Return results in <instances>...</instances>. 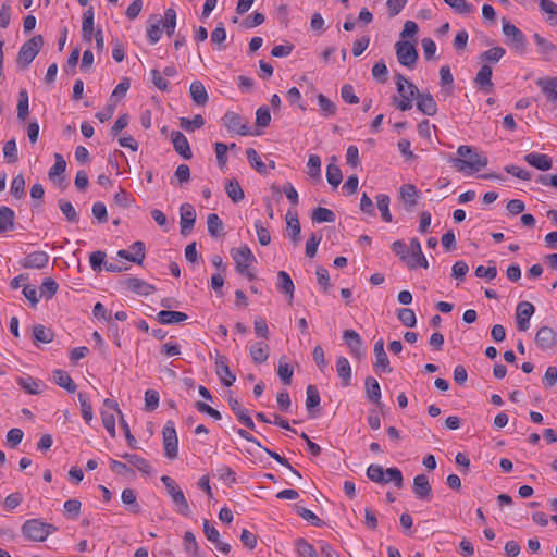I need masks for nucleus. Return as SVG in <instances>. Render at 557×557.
Instances as JSON below:
<instances>
[{
    "label": "nucleus",
    "mask_w": 557,
    "mask_h": 557,
    "mask_svg": "<svg viewBox=\"0 0 557 557\" xmlns=\"http://www.w3.org/2000/svg\"><path fill=\"white\" fill-rule=\"evenodd\" d=\"M164 455L169 459H175L178 455V438L174 422L169 420L162 430Z\"/></svg>",
    "instance_id": "5"
},
{
    "label": "nucleus",
    "mask_w": 557,
    "mask_h": 557,
    "mask_svg": "<svg viewBox=\"0 0 557 557\" xmlns=\"http://www.w3.org/2000/svg\"><path fill=\"white\" fill-rule=\"evenodd\" d=\"M17 119L22 122L26 121L29 114V98L28 92L25 88H22L18 91V100H17Z\"/></svg>",
    "instance_id": "42"
},
{
    "label": "nucleus",
    "mask_w": 557,
    "mask_h": 557,
    "mask_svg": "<svg viewBox=\"0 0 557 557\" xmlns=\"http://www.w3.org/2000/svg\"><path fill=\"white\" fill-rule=\"evenodd\" d=\"M53 380L57 385L64 388L69 393H74L77 388V385L64 370L58 369L53 371Z\"/></svg>",
    "instance_id": "36"
},
{
    "label": "nucleus",
    "mask_w": 557,
    "mask_h": 557,
    "mask_svg": "<svg viewBox=\"0 0 557 557\" xmlns=\"http://www.w3.org/2000/svg\"><path fill=\"white\" fill-rule=\"evenodd\" d=\"M16 383L29 395H38L41 393V381L35 380L32 376H20Z\"/></svg>",
    "instance_id": "39"
},
{
    "label": "nucleus",
    "mask_w": 557,
    "mask_h": 557,
    "mask_svg": "<svg viewBox=\"0 0 557 557\" xmlns=\"http://www.w3.org/2000/svg\"><path fill=\"white\" fill-rule=\"evenodd\" d=\"M412 491L417 498L430 500L432 497V486L424 474H418L413 479Z\"/></svg>",
    "instance_id": "25"
},
{
    "label": "nucleus",
    "mask_w": 557,
    "mask_h": 557,
    "mask_svg": "<svg viewBox=\"0 0 557 557\" xmlns=\"http://www.w3.org/2000/svg\"><path fill=\"white\" fill-rule=\"evenodd\" d=\"M58 283L51 278L46 277L40 286V297H46L47 299H51L58 292Z\"/></svg>",
    "instance_id": "58"
},
{
    "label": "nucleus",
    "mask_w": 557,
    "mask_h": 557,
    "mask_svg": "<svg viewBox=\"0 0 557 557\" xmlns=\"http://www.w3.org/2000/svg\"><path fill=\"white\" fill-rule=\"evenodd\" d=\"M311 219L315 223H333L335 222L336 215L331 209L318 207L313 210Z\"/></svg>",
    "instance_id": "44"
},
{
    "label": "nucleus",
    "mask_w": 557,
    "mask_h": 557,
    "mask_svg": "<svg viewBox=\"0 0 557 557\" xmlns=\"http://www.w3.org/2000/svg\"><path fill=\"white\" fill-rule=\"evenodd\" d=\"M540 10L543 13L548 14L546 21L550 24L554 23V20H557V4L552 0H539Z\"/></svg>",
    "instance_id": "59"
},
{
    "label": "nucleus",
    "mask_w": 557,
    "mask_h": 557,
    "mask_svg": "<svg viewBox=\"0 0 557 557\" xmlns=\"http://www.w3.org/2000/svg\"><path fill=\"white\" fill-rule=\"evenodd\" d=\"M189 92L195 104L203 107L207 104L209 97L205 85L200 81H194L190 84Z\"/></svg>",
    "instance_id": "31"
},
{
    "label": "nucleus",
    "mask_w": 557,
    "mask_h": 557,
    "mask_svg": "<svg viewBox=\"0 0 557 557\" xmlns=\"http://www.w3.org/2000/svg\"><path fill=\"white\" fill-rule=\"evenodd\" d=\"M171 140H172L174 150L181 157H183L185 160L191 159L193 152H191L188 139L186 138V136L183 133H181L178 131H173L171 133Z\"/></svg>",
    "instance_id": "22"
},
{
    "label": "nucleus",
    "mask_w": 557,
    "mask_h": 557,
    "mask_svg": "<svg viewBox=\"0 0 557 557\" xmlns=\"http://www.w3.org/2000/svg\"><path fill=\"white\" fill-rule=\"evenodd\" d=\"M306 394V408L308 412L311 413L312 410L320 405V393L315 385L310 384L307 386Z\"/></svg>",
    "instance_id": "46"
},
{
    "label": "nucleus",
    "mask_w": 557,
    "mask_h": 557,
    "mask_svg": "<svg viewBox=\"0 0 557 557\" xmlns=\"http://www.w3.org/2000/svg\"><path fill=\"white\" fill-rule=\"evenodd\" d=\"M535 311L534 306L529 301H520L516 308L517 329L525 332L530 326V318Z\"/></svg>",
    "instance_id": "11"
},
{
    "label": "nucleus",
    "mask_w": 557,
    "mask_h": 557,
    "mask_svg": "<svg viewBox=\"0 0 557 557\" xmlns=\"http://www.w3.org/2000/svg\"><path fill=\"white\" fill-rule=\"evenodd\" d=\"M376 206L381 212V216L385 222H392V214L389 212V197L385 194H379L376 197Z\"/></svg>",
    "instance_id": "50"
},
{
    "label": "nucleus",
    "mask_w": 557,
    "mask_h": 557,
    "mask_svg": "<svg viewBox=\"0 0 557 557\" xmlns=\"http://www.w3.org/2000/svg\"><path fill=\"white\" fill-rule=\"evenodd\" d=\"M121 499L125 505L129 506V511L133 513H139L141 508L140 505L137 503L136 493L132 488H125L123 490L121 494Z\"/></svg>",
    "instance_id": "47"
},
{
    "label": "nucleus",
    "mask_w": 557,
    "mask_h": 557,
    "mask_svg": "<svg viewBox=\"0 0 557 557\" xmlns=\"http://www.w3.org/2000/svg\"><path fill=\"white\" fill-rule=\"evenodd\" d=\"M410 248H411V257H408L407 267L409 269H416L417 267H422L424 269L429 268V262L425 256L422 252L421 244L418 238L410 239Z\"/></svg>",
    "instance_id": "17"
},
{
    "label": "nucleus",
    "mask_w": 557,
    "mask_h": 557,
    "mask_svg": "<svg viewBox=\"0 0 557 557\" xmlns=\"http://www.w3.org/2000/svg\"><path fill=\"white\" fill-rule=\"evenodd\" d=\"M222 121L223 125L227 128L228 132H235L242 136H247L250 134L248 121L236 112L227 111L223 115Z\"/></svg>",
    "instance_id": "7"
},
{
    "label": "nucleus",
    "mask_w": 557,
    "mask_h": 557,
    "mask_svg": "<svg viewBox=\"0 0 557 557\" xmlns=\"http://www.w3.org/2000/svg\"><path fill=\"white\" fill-rule=\"evenodd\" d=\"M375 362L373 363L374 371L377 374L391 373L393 368L389 366V359L384 350V339L380 338L374 344Z\"/></svg>",
    "instance_id": "10"
},
{
    "label": "nucleus",
    "mask_w": 557,
    "mask_h": 557,
    "mask_svg": "<svg viewBox=\"0 0 557 557\" xmlns=\"http://www.w3.org/2000/svg\"><path fill=\"white\" fill-rule=\"evenodd\" d=\"M15 213L14 211L7 207H0V234L9 231H13L15 227Z\"/></svg>",
    "instance_id": "34"
},
{
    "label": "nucleus",
    "mask_w": 557,
    "mask_h": 557,
    "mask_svg": "<svg viewBox=\"0 0 557 557\" xmlns=\"http://www.w3.org/2000/svg\"><path fill=\"white\" fill-rule=\"evenodd\" d=\"M399 197L404 202L406 211L411 212L418 203L419 190L412 184H404L400 186Z\"/></svg>",
    "instance_id": "21"
},
{
    "label": "nucleus",
    "mask_w": 557,
    "mask_h": 557,
    "mask_svg": "<svg viewBox=\"0 0 557 557\" xmlns=\"http://www.w3.org/2000/svg\"><path fill=\"white\" fill-rule=\"evenodd\" d=\"M503 33L512 48L520 52L525 51V36L516 25L505 21Z\"/></svg>",
    "instance_id": "8"
},
{
    "label": "nucleus",
    "mask_w": 557,
    "mask_h": 557,
    "mask_svg": "<svg viewBox=\"0 0 557 557\" xmlns=\"http://www.w3.org/2000/svg\"><path fill=\"white\" fill-rule=\"evenodd\" d=\"M180 124L183 129L190 133L201 128L205 125V119L200 114L195 115L193 120L181 117Z\"/></svg>",
    "instance_id": "56"
},
{
    "label": "nucleus",
    "mask_w": 557,
    "mask_h": 557,
    "mask_svg": "<svg viewBox=\"0 0 557 557\" xmlns=\"http://www.w3.org/2000/svg\"><path fill=\"white\" fill-rule=\"evenodd\" d=\"M441 86L445 88L447 95L453 92L454 76L448 65H443L440 69Z\"/></svg>",
    "instance_id": "53"
},
{
    "label": "nucleus",
    "mask_w": 557,
    "mask_h": 557,
    "mask_svg": "<svg viewBox=\"0 0 557 557\" xmlns=\"http://www.w3.org/2000/svg\"><path fill=\"white\" fill-rule=\"evenodd\" d=\"M318 104L320 107V111L324 116H332L336 113V104L331 101L326 96L323 94H319L318 97Z\"/></svg>",
    "instance_id": "55"
},
{
    "label": "nucleus",
    "mask_w": 557,
    "mask_h": 557,
    "mask_svg": "<svg viewBox=\"0 0 557 557\" xmlns=\"http://www.w3.org/2000/svg\"><path fill=\"white\" fill-rule=\"evenodd\" d=\"M49 262V255L46 251H34L21 260L24 269H44Z\"/></svg>",
    "instance_id": "23"
},
{
    "label": "nucleus",
    "mask_w": 557,
    "mask_h": 557,
    "mask_svg": "<svg viewBox=\"0 0 557 557\" xmlns=\"http://www.w3.org/2000/svg\"><path fill=\"white\" fill-rule=\"evenodd\" d=\"M232 257L235 262L236 271L246 276L249 281L256 280V275L250 271L252 263L257 262L256 257L247 245L232 250Z\"/></svg>",
    "instance_id": "2"
},
{
    "label": "nucleus",
    "mask_w": 557,
    "mask_h": 557,
    "mask_svg": "<svg viewBox=\"0 0 557 557\" xmlns=\"http://www.w3.org/2000/svg\"><path fill=\"white\" fill-rule=\"evenodd\" d=\"M122 285L128 290L140 296H148L156 290V287L138 277H126Z\"/></svg>",
    "instance_id": "19"
},
{
    "label": "nucleus",
    "mask_w": 557,
    "mask_h": 557,
    "mask_svg": "<svg viewBox=\"0 0 557 557\" xmlns=\"http://www.w3.org/2000/svg\"><path fill=\"white\" fill-rule=\"evenodd\" d=\"M3 157L9 163H15L18 160L16 141L14 138L8 140L3 146Z\"/></svg>",
    "instance_id": "63"
},
{
    "label": "nucleus",
    "mask_w": 557,
    "mask_h": 557,
    "mask_svg": "<svg viewBox=\"0 0 557 557\" xmlns=\"http://www.w3.org/2000/svg\"><path fill=\"white\" fill-rule=\"evenodd\" d=\"M396 55L398 62L409 69L414 67L419 54L412 42L409 41H397L395 45Z\"/></svg>",
    "instance_id": "6"
},
{
    "label": "nucleus",
    "mask_w": 557,
    "mask_h": 557,
    "mask_svg": "<svg viewBox=\"0 0 557 557\" xmlns=\"http://www.w3.org/2000/svg\"><path fill=\"white\" fill-rule=\"evenodd\" d=\"M295 545L299 557H319L313 545L305 539H298Z\"/></svg>",
    "instance_id": "51"
},
{
    "label": "nucleus",
    "mask_w": 557,
    "mask_h": 557,
    "mask_svg": "<svg viewBox=\"0 0 557 557\" xmlns=\"http://www.w3.org/2000/svg\"><path fill=\"white\" fill-rule=\"evenodd\" d=\"M246 156H247L248 162L250 163L251 168H253L260 174L267 173V166L263 163V161L261 160V158L258 154L256 149L248 148L246 150Z\"/></svg>",
    "instance_id": "49"
},
{
    "label": "nucleus",
    "mask_w": 557,
    "mask_h": 557,
    "mask_svg": "<svg viewBox=\"0 0 557 557\" xmlns=\"http://www.w3.org/2000/svg\"><path fill=\"white\" fill-rule=\"evenodd\" d=\"M171 499L177 507V512L180 515L185 517H188L190 515V508L183 491L174 493Z\"/></svg>",
    "instance_id": "52"
},
{
    "label": "nucleus",
    "mask_w": 557,
    "mask_h": 557,
    "mask_svg": "<svg viewBox=\"0 0 557 557\" xmlns=\"http://www.w3.org/2000/svg\"><path fill=\"white\" fill-rule=\"evenodd\" d=\"M208 232L212 237H219L223 231V222L216 213H210L207 218Z\"/></svg>",
    "instance_id": "48"
},
{
    "label": "nucleus",
    "mask_w": 557,
    "mask_h": 557,
    "mask_svg": "<svg viewBox=\"0 0 557 557\" xmlns=\"http://www.w3.org/2000/svg\"><path fill=\"white\" fill-rule=\"evenodd\" d=\"M535 344L542 350H547L556 346L557 334L549 326H541L534 337Z\"/></svg>",
    "instance_id": "14"
},
{
    "label": "nucleus",
    "mask_w": 557,
    "mask_h": 557,
    "mask_svg": "<svg viewBox=\"0 0 557 557\" xmlns=\"http://www.w3.org/2000/svg\"><path fill=\"white\" fill-rule=\"evenodd\" d=\"M228 405L233 411V413L236 416L237 420L243 423L246 428L250 430H255L256 425L252 421L251 417L249 416V412L246 408H244L240 404V401L232 395V393L228 396Z\"/></svg>",
    "instance_id": "16"
},
{
    "label": "nucleus",
    "mask_w": 557,
    "mask_h": 557,
    "mask_svg": "<svg viewBox=\"0 0 557 557\" xmlns=\"http://www.w3.org/2000/svg\"><path fill=\"white\" fill-rule=\"evenodd\" d=\"M367 476L369 480L375 483L384 484L385 481V471L380 465H370L367 468Z\"/></svg>",
    "instance_id": "60"
},
{
    "label": "nucleus",
    "mask_w": 557,
    "mask_h": 557,
    "mask_svg": "<svg viewBox=\"0 0 557 557\" xmlns=\"http://www.w3.org/2000/svg\"><path fill=\"white\" fill-rule=\"evenodd\" d=\"M336 372L338 377L341 379V384L344 387L350 385L351 380V367L346 357H338L336 360Z\"/></svg>",
    "instance_id": "32"
},
{
    "label": "nucleus",
    "mask_w": 557,
    "mask_h": 557,
    "mask_svg": "<svg viewBox=\"0 0 557 557\" xmlns=\"http://www.w3.org/2000/svg\"><path fill=\"white\" fill-rule=\"evenodd\" d=\"M418 88L413 83H408V95L404 96L398 100L394 98V104L401 111H408L412 108V99L416 98Z\"/></svg>",
    "instance_id": "41"
},
{
    "label": "nucleus",
    "mask_w": 557,
    "mask_h": 557,
    "mask_svg": "<svg viewBox=\"0 0 557 557\" xmlns=\"http://www.w3.org/2000/svg\"><path fill=\"white\" fill-rule=\"evenodd\" d=\"M343 339L347 344L351 355L357 359H361L366 355V348L361 336L354 330H345L343 333Z\"/></svg>",
    "instance_id": "12"
},
{
    "label": "nucleus",
    "mask_w": 557,
    "mask_h": 557,
    "mask_svg": "<svg viewBox=\"0 0 557 557\" xmlns=\"http://www.w3.org/2000/svg\"><path fill=\"white\" fill-rule=\"evenodd\" d=\"M66 170V161L60 153L54 154V164L48 171V177L54 184H57L61 189H65L67 187V183L65 181V176L62 174Z\"/></svg>",
    "instance_id": "9"
},
{
    "label": "nucleus",
    "mask_w": 557,
    "mask_h": 557,
    "mask_svg": "<svg viewBox=\"0 0 557 557\" xmlns=\"http://www.w3.org/2000/svg\"><path fill=\"white\" fill-rule=\"evenodd\" d=\"M203 533L207 540L213 543L218 550L223 554H228L231 552V545L220 540L219 531L214 527L210 525L208 520L203 521Z\"/></svg>",
    "instance_id": "26"
},
{
    "label": "nucleus",
    "mask_w": 557,
    "mask_h": 557,
    "mask_svg": "<svg viewBox=\"0 0 557 557\" xmlns=\"http://www.w3.org/2000/svg\"><path fill=\"white\" fill-rule=\"evenodd\" d=\"M524 161L528 162L531 166L541 171H547L553 166L552 158L544 153H528L524 156Z\"/></svg>",
    "instance_id": "28"
},
{
    "label": "nucleus",
    "mask_w": 557,
    "mask_h": 557,
    "mask_svg": "<svg viewBox=\"0 0 557 557\" xmlns=\"http://www.w3.org/2000/svg\"><path fill=\"white\" fill-rule=\"evenodd\" d=\"M94 9H87L83 14L82 37L83 41L91 44L94 34Z\"/></svg>",
    "instance_id": "33"
},
{
    "label": "nucleus",
    "mask_w": 557,
    "mask_h": 557,
    "mask_svg": "<svg viewBox=\"0 0 557 557\" xmlns=\"http://www.w3.org/2000/svg\"><path fill=\"white\" fill-rule=\"evenodd\" d=\"M157 321L160 324H178L188 319V315L181 311L161 310L157 313Z\"/></svg>",
    "instance_id": "29"
},
{
    "label": "nucleus",
    "mask_w": 557,
    "mask_h": 557,
    "mask_svg": "<svg viewBox=\"0 0 557 557\" xmlns=\"http://www.w3.org/2000/svg\"><path fill=\"white\" fill-rule=\"evenodd\" d=\"M276 286L281 293L289 296V302H290L294 297L295 285H294L292 277L289 276V274L287 272L278 271Z\"/></svg>",
    "instance_id": "35"
},
{
    "label": "nucleus",
    "mask_w": 557,
    "mask_h": 557,
    "mask_svg": "<svg viewBox=\"0 0 557 557\" xmlns=\"http://www.w3.org/2000/svg\"><path fill=\"white\" fill-rule=\"evenodd\" d=\"M417 99V109L428 115V116H434L437 112V103L434 99V97L430 92H420L418 90V94L416 95Z\"/></svg>",
    "instance_id": "20"
},
{
    "label": "nucleus",
    "mask_w": 557,
    "mask_h": 557,
    "mask_svg": "<svg viewBox=\"0 0 557 557\" xmlns=\"http://www.w3.org/2000/svg\"><path fill=\"white\" fill-rule=\"evenodd\" d=\"M225 191L235 203L242 201L245 198L244 190L237 180L228 181L225 185Z\"/></svg>",
    "instance_id": "45"
},
{
    "label": "nucleus",
    "mask_w": 557,
    "mask_h": 557,
    "mask_svg": "<svg viewBox=\"0 0 557 557\" xmlns=\"http://www.w3.org/2000/svg\"><path fill=\"white\" fill-rule=\"evenodd\" d=\"M249 355L257 364L265 362L270 356V347L263 342H258L249 347Z\"/></svg>",
    "instance_id": "30"
},
{
    "label": "nucleus",
    "mask_w": 557,
    "mask_h": 557,
    "mask_svg": "<svg viewBox=\"0 0 557 557\" xmlns=\"http://www.w3.org/2000/svg\"><path fill=\"white\" fill-rule=\"evenodd\" d=\"M343 178V174L341 169L336 164L330 163L326 166V180L330 185L333 187H337Z\"/></svg>",
    "instance_id": "62"
},
{
    "label": "nucleus",
    "mask_w": 557,
    "mask_h": 557,
    "mask_svg": "<svg viewBox=\"0 0 557 557\" xmlns=\"http://www.w3.org/2000/svg\"><path fill=\"white\" fill-rule=\"evenodd\" d=\"M364 386H366V394H367V398L376 404V405H380L381 401V387H380V384L377 382V380L373 376H368L364 381Z\"/></svg>",
    "instance_id": "37"
},
{
    "label": "nucleus",
    "mask_w": 557,
    "mask_h": 557,
    "mask_svg": "<svg viewBox=\"0 0 557 557\" xmlns=\"http://www.w3.org/2000/svg\"><path fill=\"white\" fill-rule=\"evenodd\" d=\"M492 67L483 64L474 77V83L478 88L484 92H492L494 84L492 82Z\"/></svg>",
    "instance_id": "24"
},
{
    "label": "nucleus",
    "mask_w": 557,
    "mask_h": 557,
    "mask_svg": "<svg viewBox=\"0 0 557 557\" xmlns=\"http://www.w3.org/2000/svg\"><path fill=\"white\" fill-rule=\"evenodd\" d=\"M117 257L128 260L136 264H141L146 257V247L141 240L134 242L129 246V250L121 249L117 251Z\"/></svg>",
    "instance_id": "13"
},
{
    "label": "nucleus",
    "mask_w": 557,
    "mask_h": 557,
    "mask_svg": "<svg viewBox=\"0 0 557 557\" xmlns=\"http://www.w3.org/2000/svg\"><path fill=\"white\" fill-rule=\"evenodd\" d=\"M77 398L81 405L82 417L86 423H89L92 420V407L89 398L82 392L78 393Z\"/></svg>",
    "instance_id": "54"
},
{
    "label": "nucleus",
    "mask_w": 557,
    "mask_h": 557,
    "mask_svg": "<svg viewBox=\"0 0 557 557\" xmlns=\"http://www.w3.org/2000/svg\"><path fill=\"white\" fill-rule=\"evenodd\" d=\"M58 205H59L61 212L65 215V218L69 222H72V223L78 222V214H77L75 208L73 207V205L69 200L60 199L58 201Z\"/></svg>",
    "instance_id": "57"
},
{
    "label": "nucleus",
    "mask_w": 557,
    "mask_h": 557,
    "mask_svg": "<svg viewBox=\"0 0 557 557\" xmlns=\"http://www.w3.org/2000/svg\"><path fill=\"white\" fill-rule=\"evenodd\" d=\"M181 212V234L186 236L188 235L195 225L196 221V211L190 203H183L180 208Z\"/></svg>",
    "instance_id": "18"
},
{
    "label": "nucleus",
    "mask_w": 557,
    "mask_h": 557,
    "mask_svg": "<svg viewBox=\"0 0 557 557\" xmlns=\"http://www.w3.org/2000/svg\"><path fill=\"white\" fill-rule=\"evenodd\" d=\"M457 154L459 158H455L451 160L453 166L458 172H478L482 168H485L488 163V160L485 156L480 154L476 148L461 145L457 148Z\"/></svg>",
    "instance_id": "1"
},
{
    "label": "nucleus",
    "mask_w": 557,
    "mask_h": 557,
    "mask_svg": "<svg viewBox=\"0 0 557 557\" xmlns=\"http://www.w3.org/2000/svg\"><path fill=\"white\" fill-rule=\"evenodd\" d=\"M286 223L288 236L292 238L293 242H297L299 239L300 234V223L297 213H292L290 211H288L286 214Z\"/></svg>",
    "instance_id": "43"
},
{
    "label": "nucleus",
    "mask_w": 557,
    "mask_h": 557,
    "mask_svg": "<svg viewBox=\"0 0 557 557\" xmlns=\"http://www.w3.org/2000/svg\"><path fill=\"white\" fill-rule=\"evenodd\" d=\"M11 194L16 199H21L25 196V178L22 174H17L13 177L11 183Z\"/></svg>",
    "instance_id": "61"
},
{
    "label": "nucleus",
    "mask_w": 557,
    "mask_h": 557,
    "mask_svg": "<svg viewBox=\"0 0 557 557\" xmlns=\"http://www.w3.org/2000/svg\"><path fill=\"white\" fill-rule=\"evenodd\" d=\"M121 457L136 467L144 474L149 475L152 472V467L149 461L138 455L125 453L121 455Z\"/></svg>",
    "instance_id": "40"
},
{
    "label": "nucleus",
    "mask_w": 557,
    "mask_h": 557,
    "mask_svg": "<svg viewBox=\"0 0 557 557\" xmlns=\"http://www.w3.org/2000/svg\"><path fill=\"white\" fill-rule=\"evenodd\" d=\"M397 318L407 327H413L417 323L414 311L409 308L399 309L397 311Z\"/></svg>",
    "instance_id": "64"
},
{
    "label": "nucleus",
    "mask_w": 557,
    "mask_h": 557,
    "mask_svg": "<svg viewBox=\"0 0 557 557\" xmlns=\"http://www.w3.org/2000/svg\"><path fill=\"white\" fill-rule=\"evenodd\" d=\"M215 372L216 375L220 377L223 385L226 387H230L234 384L236 381L235 374L231 371L228 364H227V358L222 355H216L215 358Z\"/></svg>",
    "instance_id": "15"
},
{
    "label": "nucleus",
    "mask_w": 557,
    "mask_h": 557,
    "mask_svg": "<svg viewBox=\"0 0 557 557\" xmlns=\"http://www.w3.org/2000/svg\"><path fill=\"white\" fill-rule=\"evenodd\" d=\"M33 337L36 345L39 343L49 344L53 341L54 333L42 324H36L33 326Z\"/></svg>",
    "instance_id": "38"
},
{
    "label": "nucleus",
    "mask_w": 557,
    "mask_h": 557,
    "mask_svg": "<svg viewBox=\"0 0 557 557\" xmlns=\"http://www.w3.org/2000/svg\"><path fill=\"white\" fill-rule=\"evenodd\" d=\"M55 528L52 524L42 522L39 519L26 520L22 525V534L34 542L45 541Z\"/></svg>",
    "instance_id": "3"
},
{
    "label": "nucleus",
    "mask_w": 557,
    "mask_h": 557,
    "mask_svg": "<svg viewBox=\"0 0 557 557\" xmlns=\"http://www.w3.org/2000/svg\"><path fill=\"white\" fill-rule=\"evenodd\" d=\"M536 85L541 88L547 101L557 106V77L539 78Z\"/></svg>",
    "instance_id": "27"
},
{
    "label": "nucleus",
    "mask_w": 557,
    "mask_h": 557,
    "mask_svg": "<svg viewBox=\"0 0 557 557\" xmlns=\"http://www.w3.org/2000/svg\"><path fill=\"white\" fill-rule=\"evenodd\" d=\"M44 46V38L41 35H35L27 41H25L18 51L17 54V64L22 69H27L28 65L33 62L36 55L39 53Z\"/></svg>",
    "instance_id": "4"
}]
</instances>
